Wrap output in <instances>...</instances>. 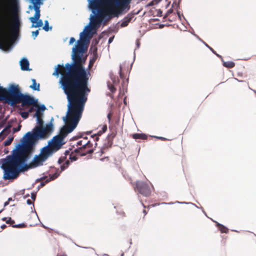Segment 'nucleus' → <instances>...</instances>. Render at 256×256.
<instances>
[{
	"instance_id": "nucleus-40",
	"label": "nucleus",
	"mask_w": 256,
	"mask_h": 256,
	"mask_svg": "<svg viewBox=\"0 0 256 256\" xmlns=\"http://www.w3.org/2000/svg\"><path fill=\"white\" fill-rule=\"evenodd\" d=\"M120 78L123 80H124V79L125 78L124 74L122 72L121 66L120 67Z\"/></svg>"
},
{
	"instance_id": "nucleus-3",
	"label": "nucleus",
	"mask_w": 256,
	"mask_h": 256,
	"mask_svg": "<svg viewBox=\"0 0 256 256\" xmlns=\"http://www.w3.org/2000/svg\"><path fill=\"white\" fill-rule=\"evenodd\" d=\"M32 154H30L24 160L22 158L4 159L2 166L4 170V178L6 180H14L18 176L20 172L43 165L44 162L52 156L48 151L42 148L40 154L36 155L30 164H25Z\"/></svg>"
},
{
	"instance_id": "nucleus-14",
	"label": "nucleus",
	"mask_w": 256,
	"mask_h": 256,
	"mask_svg": "<svg viewBox=\"0 0 256 256\" xmlns=\"http://www.w3.org/2000/svg\"><path fill=\"white\" fill-rule=\"evenodd\" d=\"M90 28H86L84 32L80 34V40L84 42L88 38H90L92 37V34H90Z\"/></svg>"
},
{
	"instance_id": "nucleus-43",
	"label": "nucleus",
	"mask_w": 256,
	"mask_h": 256,
	"mask_svg": "<svg viewBox=\"0 0 256 256\" xmlns=\"http://www.w3.org/2000/svg\"><path fill=\"white\" fill-rule=\"evenodd\" d=\"M21 126H22L21 125L19 124L17 128H13V132L14 133L16 132H17L20 130Z\"/></svg>"
},
{
	"instance_id": "nucleus-23",
	"label": "nucleus",
	"mask_w": 256,
	"mask_h": 256,
	"mask_svg": "<svg viewBox=\"0 0 256 256\" xmlns=\"http://www.w3.org/2000/svg\"><path fill=\"white\" fill-rule=\"evenodd\" d=\"M10 6L12 8H16L18 4V0H8Z\"/></svg>"
},
{
	"instance_id": "nucleus-11",
	"label": "nucleus",
	"mask_w": 256,
	"mask_h": 256,
	"mask_svg": "<svg viewBox=\"0 0 256 256\" xmlns=\"http://www.w3.org/2000/svg\"><path fill=\"white\" fill-rule=\"evenodd\" d=\"M77 43L78 44L72 48V58H74L76 56L82 55L84 52L83 42L78 40Z\"/></svg>"
},
{
	"instance_id": "nucleus-52",
	"label": "nucleus",
	"mask_w": 256,
	"mask_h": 256,
	"mask_svg": "<svg viewBox=\"0 0 256 256\" xmlns=\"http://www.w3.org/2000/svg\"><path fill=\"white\" fill-rule=\"evenodd\" d=\"M6 228V226L5 224H3V225H2V226H1V228H2V229H4V228Z\"/></svg>"
},
{
	"instance_id": "nucleus-45",
	"label": "nucleus",
	"mask_w": 256,
	"mask_h": 256,
	"mask_svg": "<svg viewBox=\"0 0 256 256\" xmlns=\"http://www.w3.org/2000/svg\"><path fill=\"white\" fill-rule=\"evenodd\" d=\"M208 48H210V49L212 51V52L214 54H216V56L219 58H222V56L219 55L218 54H216V52L214 50V49H212V48L208 46Z\"/></svg>"
},
{
	"instance_id": "nucleus-27",
	"label": "nucleus",
	"mask_w": 256,
	"mask_h": 256,
	"mask_svg": "<svg viewBox=\"0 0 256 256\" xmlns=\"http://www.w3.org/2000/svg\"><path fill=\"white\" fill-rule=\"evenodd\" d=\"M130 22V21L128 20L126 18H124L123 19L120 26L122 27H125L128 25Z\"/></svg>"
},
{
	"instance_id": "nucleus-5",
	"label": "nucleus",
	"mask_w": 256,
	"mask_h": 256,
	"mask_svg": "<svg viewBox=\"0 0 256 256\" xmlns=\"http://www.w3.org/2000/svg\"><path fill=\"white\" fill-rule=\"evenodd\" d=\"M0 100H4L5 102L10 106H16L21 103V106H38V100L33 96L21 92L18 85L10 84L8 89L0 86Z\"/></svg>"
},
{
	"instance_id": "nucleus-8",
	"label": "nucleus",
	"mask_w": 256,
	"mask_h": 256,
	"mask_svg": "<svg viewBox=\"0 0 256 256\" xmlns=\"http://www.w3.org/2000/svg\"><path fill=\"white\" fill-rule=\"evenodd\" d=\"M99 1L104 4H112L122 13L125 14L130 9V4L132 0H102Z\"/></svg>"
},
{
	"instance_id": "nucleus-4",
	"label": "nucleus",
	"mask_w": 256,
	"mask_h": 256,
	"mask_svg": "<svg viewBox=\"0 0 256 256\" xmlns=\"http://www.w3.org/2000/svg\"><path fill=\"white\" fill-rule=\"evenodd\" d=\"M20 22L18 16H15L10 22L7 12L0 13V49L8 51L18 36Z\"/></svg>"
},
{
	"instance_id": "nucleus-36",
	"label": "nucleus",
	"mask_w": 256,
	"mask_h": 256,
	"mask_svg": "<svg viewBox=\"0 0 256 256\" xmlns=\"http://www.w3.org/2000/svg\"><path fill=\"white\" fill-rule=\"evenodd\" d=\"M37 124H38V126H43L44 122L42 118H37Z\"/></svg>"
},
{
	"instance_id": "nucleus-12",
	"label": "nucleus",
	"mask_w": 256,
	"mask_h": 256,
	"mask_svg": "<svg viewBox=\"0 0 256 256\" xmlns=\"http://www.w3.org/2000/svg\"><path fill=\"white\" fill-rule=\"evenodd\" d=\"M114 136L110 135L108 136L105 142L103 144L102 147L100 149V155L104 153L105 150L110 148L113 144V138Z\"/></svg>"
},
{
	"instance_id": "nucleus-34",
	"label": "nucleus",
	"mask_w": 256,
	"mask_h": 256,
	"mask_svg": "<svg viewBox=\"0 0 256 256\" xmlns=\"http://www.w3.org/2000/svg\"><path fill=\"white\" fill-rule=\"evenodd\" d=\"M32 4H38V5L42 4L43 0H30Z\"/></svg>"
},
{
	"instance_id": "nucleus-31",
	"label": "nucleus",
	"mask_w": 256,
	"mask_h": 256,
	"mask_svg": "<svg viewBox=\"0 0 256 256\" xmlns=\"http://www.w3.org/2000/svg\"><path fill=\"white\" fill-rule=\"evenodd\" d=\"M13 140H14V138L13 137L8 138V139L6 140L4 142V145L5 146H8L10 145L11 144V143L12 142Z\"/></svg>"
},
{
	"instance_id": "nucleus-54",
	"label": "nucleus",
	"mask_w": 256,
	"mask_h": 256,
	"mask_svg": "<svg viewBox=\"0 0 256 256\" xmlns=\"http://www.w3.org/2000/svg\"><path fill=\"white\" fill-rule=\"evenodd\" d=\"M110 117H111V114H109L108 115V118L109 120L110 119Z\"/></svg>"
},
{
	"instance_id": "nucleus-19",
	"label": "nucleus",
	"mask_w": 256,
	"mask_h": 256,
	"mask_svg": "<svg viewBox=\"0 0 256 256\" xmlns=\"http://www.w3.org/2000/svg\"><path fill=\"white\" fill-rule=\"evenodd\" d=\"M132 138L134 139L138 140H146L148 138L147 136L144 134H134L132 135Z\"/></svg>"
},
{
	"instance_id": "nucleus-50",
	"label": "nucleus",
	"mask_w": 256,
	"mask_h": 256,
	"mask_svg": "<svg viewBox=\"0 0 256 256\" xmlns=\"http://www.w3.org/2000/svg\"><path fill=\"white\" fill-rule=\"evenodd\" d=\"M64 154L66 155V156H68V155H70V150H66L65 152H64Z\"/></svg>"
},
{
	"instance_id": "nucleus-17",
	"label": "nucleus",
	"mask_w": 256,
	"mask_h": 256,
	"mask_svg": "<svg viewBox=\"0 0 256 256\" xmlns=\"http://www.w3.org/2000/svg\"><path fill=\"white\" fill-rule=\"evenodd\" d=\"M38 108V110H36V113L34 114V116L37 118H42V112H44L46 109V106L44 105H42L41 106H39L38 105V106H35Z\"/></svg>"
},
{
	"instance_id": "nucleus-6",
	"label": "nucleus",
	"mask_w": 256,
	"mask_h": 256,
	"mask_svg": "<svg viewBox=\"0 0 256 256\" xmlns=\"http://www.w3.org/2000/svg\"><path fill=\"white\" fill-rule=\"evenodd\" d=\"M26 139L24 140L22 146L16 150L12 156H8L6 158H20L23 160H25L30 154H32L34 151V144L36 140H37L36 134L34 131L32 133L27 132L25 135Z\"/></svg>"
},
{
	"instance_id": "nucleus-28",
	"label": "nucleus",
	"mask_w": 256,
	"mask_h": 256,
	"mask_svg": "<svg viewBox=\"0 0 256 256\" xmlns=\"http://www.w3.org/2000/svg\"><path fill=\"white\" fill-rule=\"evenodd\" d=\"M108 86L109 90L112 93H114L116 92V88L112 84L108 83Z\"/></svg>"
},
{
	"instance_id": "nucleus-2",
	"label": "nucleus",
	"mask_w": 256,
	"mask_h": 256,
	"mask_svg": "<svg viewBox=\"0 0 256 256\" xmlns=\"http://www.w3.org/2000/svg\"><path fill=\"white\" fill-rule=\"evenodd\" d=\"M84 106L72 102H68L66 115L64 118L66 124L60 130V134L54 136L44 148L52 156L64 144V139L77 126L84 110Z\"/></svg>"
},
{
	"instance_id": "nucleus-47",
	"label": "nucleus",
	"mask_w": 256,
	"mask_h": 256,
	"mask_svg": "<svg viewBox=\"0 0 256 256\" xmlns=\"http://www.w3.org/2000/svg\"><path fill=\"white\" fill-rule=\"evenodd\" d=\"M32 198L33 200H35L36 198V194L34 192L32 193L31 194Z\"/></svg>"
},
{
	"instance_id": "nucleus-37",
	"label": "nucleus",
	"mask_w": 256,
	"mask_h": 256,
	"mask_svg": "<svg viewBox=\"0 0 256 256\" xmlns=\"http://www.w3.org/2000/svg\"><path fill=\"white\" fill-rule=\"evenodd\" d=\"M26 106L24 108H26V107H28V106ZM31 106L30 108H29L28 110L27 111V112L28 113V114L30 113H32V112H33L34 111L35 109L34 108V106Z\"/></svg>"
},
{
	"instance_id": "nucleus-53",
	"label": "nucleus",
	"mask_w": 256,
	"mask_h": 256,
	"mask_svg": "<svg viewBox=\"0 0 256 256\" xmlns=\"http://www.w3.org/2000/svg\"><path fill=\"white\" fill-rule=\"evenodd\" d=\"M112 40V38H110L108 40V42H111Z\"/></svg>"
},
{
	"instance_id": "nucleus-48",
	"label": "nucleus",
	"mask_w": 256,
	"mask_h": 256,
	"mask_svg": "<svg viewBox=\"0 0 256 256\" xmlns=\"http://www.w3.org/2000/svg\"><path fill=\"white\" fill-rule=\"evenodd\" d=\"M26 203L29 205L34 204V202L30 199L27 200Z\"/></svg>"
},
{
	"instance_id": "nucleus-21",
	"label": "nucleus",
	"mask_w": 256,
	"mask_h": 256,
	"mask_svg": "<svg viewBox=\"0 0 256 256\" xmlns=\"http://www.w3.org/2000/svg\"><path fill=\"white\" fill-rule=\"evenodd\" d=\"M216 226L218 228L219 230L222 233H228V229L224 225L218 222H216Z\"/></svg>"
},
{
	"instance_id": "nucleus-20",
	"label": "nucleus",
	"mask_w": 256,
	"mask_h": 256,
	"mask_svg": "<svg viewBox=\"0 0 256 256\" xmlns=\"http://www.w3.org/2000/svg\"><path fill=\"white\" fill-rule=\"evenodd\" d=\"M32 84L30 86V88H31L32 90H37L39 91L40 90V84H36V80L35 79L32 78Z\"/></svg>"
},
{
	"instance_id": "nucleus-51",
	"label": "nucleus",
	"mask_w": 256,
	"mask_h": 256,
	"mask_svg": "<svg viewBox=\"0 0 256 256\" xmlns=\"http://www.w3.org/2000/svg\"><path fill=\"white\" fill-rule=\"evenodd\" d=\"M102 134H103V132H102L101 130H99V131L97 133V134H96V135L99 136H100Z\"/></svg>"
},
{
	"instance_id": "nucleus-26",
	"label": "nucleus",
	"mask_w": 256,
	"mask_h": 256,
	"mask_svg": "<svg viewBox=\"0 0 256 256\" xmlns=\"http://www.w3.org/2000/svg\"><path fill=\"white\" fill-rule=\"evenodd\" d=\"M70 162L69 160H67L66 161V162L63 164L61 166L60 168L61 170H66L67 168H68V166L70 165Z\"/></svg>"
},
{
	"instance_id": "nucleus-24",
	"label": "nucleus",
	"mask_w": 256,
	"mask_h": 256,
	"mask_svg": "<svg viewBox=\"0 0 256 256\" xmlns=\"http://www.w3.org/2000/svg\"><path fill=\"white\" fill-rule=\"evenodd\" d=\"M76 154L78 153L76 152L74 150L70 154L69 159L71 160V162L75 161L78 159V157Z\"/></svg>"
},
{
	"instance_id": "nucleus-39",
	"label": "nucleus",
	"mask_w": 256,
	"mask_h": 256,
	"mask_svg": "<svg viewBox=\"0 0 256 256\" xmlns=\"http://www.w3.org/2000/svg\"><path fill=\"white\" fill-rule=\"evenodd\" d=\"M173 12V9L172 8L169 9L167 12H166L164 18H166L170 14H172Z\"/></svg>"
},
{
	"instance_id": "nucleus-32",
	"label": "nucleus",
	"mask_w": 256,
	"mask_h": 256,
	"mask_svg": "<svg viewBox=\"0 0 256 256\" xmlns=\"http://www.w3.org/2000/svg\"><path fill=\"white\" fill-rule=\"evenodd\" d=\"M20 114L21 116L24 119L27 118L29 116V114L27 112H20Z\"/></svg>"
},
{
	"instance_id": "nucleus-46",
	"label": "nucleus",
	"mask_w": 256,
	"mask_h": 256,
	"mask_svg": "<svg viewBox=\"0 0 256 256\" xmlns=\"http://www.w3.org/2000/svg\"><path fill=\"white\" fill-rule=\"evenodd\" d=\"M76 41V40L74 38L72 37L70 38V42H69V44H72V43H74V42Z\"/></svg>"
},
{
	"instance_id": "nucleus-16",
	"label": "nucleus",
	"mask_w": 256,
	"mask_h": 256,
	"mask_svg": "<svg viewBox=\"0 0 256 256\" xmlns=\"http://www.w3.org/2000/svg\"><path fill=\"white\" fill-rule=\"evenodd\" d=\"M20 65L21 67V69L22 70H28L29 69V62L28 60L26 58H23L20 61Z\"/></svg>"
},
{
	"instance_id": "nucleus-18",
	"label": "nucleus",
	"mask_w": 256,
	"mask_h": 256,
	"mask_svg": "<svg viewBox=\"0 0 256 256\" xmlns=\"http://www.w3.org/2000/svg\"><path fill=\"white\" fill-rule=\"evenodd\" d=\"M58 176V175L56 173L52 175V176L50 178H43L42 182L40 183V185L43 186L45 185L46 183L48 182L51 180H54Z\"/></svg>"
},
{
	"instance_id": "nucleus-35",
	"label": "nucleus",
	"mask_w": 256,
	"mask_h": 256,
	"mask_svg": "<svg viewBox=\"0 0 256 256\" xmlns=\"http://www.w3.org/2000/svg\"><path fill=\"white\" fill-rule=\"evenodd\" d=\"M96 58H93L92 59L90 60L88 64V70H90L92 67L93 66L95 61H96Z\"/></svg>"
},
{
	"instance_id": "nucleus-15",
	"label": "nucleus",
	"mask_w": 256,
	"mask_h": 256,
	"mask_svg": "<svg viewBox=\"0 0 256 256\" xmlns=\"http://www.w3.org/2000/svg\"><path fill=\"white\" fill-rule=\"evenodd\" d=\"M2 220L5 221L6 224L12 225L13 228H22L26 226L24 224L14 225V221L12 220L11 218H2Z\"/></svg>"
},
{
	"instance_id": "nucleus-44",
	"label": "nucleus",
	"mask_w": 256,
	"mask_h": 256,
	"mask_svg": "<svg viewBox=\"0 0 256 256\" xmlns=\"http://www.w3.org/2000/svg\"><path fill=\"white\" fill-rule=\"evenodd\" d=\"M107 130V126L106 124L104 125L102 127V130H100L102 132H105Z\"/></svg>"
},
{
	"instance_id": "nucleus-9",
	"label": "nucleus",
	"mask_w": 256,
	"mask_h": 256,
	"mask_svg": "<svg viewBox=\"0 0 256 256\" xmlns=\"http://www.w3.org/2000/svg\"><path fill=\"white\" fill-rule=\"evenodd\" d=\"M34 130L38 139H44L52 132L53 126L52 124H46V127L36 126Z\"/></svg>"
},
{
	"instance_id": "nucleus-55",
	"label": "nucleus",
	"mask_w": 256,
	"mask_h": 256,
	"mask_svg": "<svg viewBox=\"0 0 256 256\" xmlns=\"http://www.w3.org/2000/svg\"><path fill=\"white\" fill-rule=\"evenodd\" d=\"M143 212H144V213L145 214H146V213H147V212H146V210H144V211H143Z\"/></svg>"
},
{
	"instance_id": "nucleus-57",
	"label": "nucleus",
	"mask_w": 256,
	"mask_h": 256,
	"mask_svg": "<svg viewBox=\"0 0 256 256\" xmlns=\"http://www.w3.org/2000/svg\"><path fill=\"white\" fill-rule=\"evenodd\" d=\"M126 82H128V79L126 80Z\"/></svg>"
},
{
	"instance_id": "nucleus-25",
	"label": "nucleus",
	"mask_w": 256,
	"mask_h": 256,
	"mask_svg": "<svg viewBox=\"0 0 256 256\" xmlns=\"http://www.w3.org/2000/svg\"><path fill=\"white\" fill-rule=\"evenodd\" d=\"M43 22L42 20L38 19V20H36V22L34 24H32V28H38L42 26Z\"/></svg>"
},
{
	"instance_id": "nucleus-7",
	"label": "nucleus",
	"mask_w": 256,
	"mask_h": 256,
	"mask_svg": "<svg viewBox=\"0 0 256 256\" xmlns=\"http://www.w3.org/2000/svg\"><path fill=\"white\" fill-rule=\"evenodd\" d=\"M74 146L76 148L74 150V151L81 156L91 154L94 151L92 142L90 140H88L86 136H82L77 138L74 144Z\"/></svg>"
},
{
	"instance_id": "nucleus-49",
	"label": "nucleus",
	"mask_w": 256,
	"mask_h": 256,
	"mask_svg": "<svg viewBox=\"0 0 256 256\" xmlns=\"http://www.w3.org/2000/svg\"><path fill=\"white\" fill-rule=\"evenodd\" d=\"M157 138L159 139V140H167V139L165 138H164V137H156Z\"/></svg>"
},
{
	"instance_id": "nucleus-29",
	"label": "nucleus",
	"mask_w": 256,
	"mask_h": 256,
	"mask_svg": "<svg viewBox=\"0 0 256 256\" xmlns=\"http://www.w3.org/2000/svg\"><path fill=\"white\" fill-rule=\"evenodd\" d=\"M91 138L92 140V142H95V146L94 147H96L97 145V143H96V142L98 141L99 140V137L98 136H96V134H94V135H92V136H91Z\"/></svg>"
},
{
	"instance_id": "nucleus-30",
	"label": "nucleus",
	"mask_w": 256,
	"mask_h": 256,
	"mask_svg": "<svg viewBox=\"0 0 256 256\" xmlns=\"http://www.w3.org/2000/svg\"><path fill=\"white\" fill-rule=\"evenodd\" d=\"M52 28H50L48 26V20H45L44 22V25L43 26V29L46 31L48 32L50 29H51Z\"/></svg>"
},
{
	"instance_id": "nucleus-56",
	"label": "nucleus",
	"mask_w": 256,
	"mask_h": 256,
	"mask_svg": "<svg viewBox=\"0 0 256 256\" xmlns=\"http://www.w3.org/2000/svg\"><path fill=\"white\" fill-rule=\"evenodd\" d=\"M58 162H59V163H61L62 161H61V159L60 158L59 159Z\"/></svg>"
},
{
	"instance_id": "nucleus-10",
	"label": "nucleus",
	"mask_w": 256,
	"mask_h": 256,
	"mask_svg": "<svg viewBox=\"0 0 256 256\" xmlns=\"http://www.w3.org/2000/svg\"><path fill=\"white\" fill-rule=\"evenodd\" d=\"M134 190L138 192L144 196H148L151 194V190L149 185L146 182L136 181Z\"/></svg>"
},
{
	"instance_id": "nucleus-38",
	"label": "nucleus",
	"mask_w": 256,
	"mask_h": 256,
	"mask_svg": "<svg viewBox=\"0 0 256 256\" xmlns=\"http://www.w3.org/2000/svg\"><path fill=\"white\" fill-rule=\"evenodd\" d=\"M134 14H128L125 18H126L128 20L131 21L132 18H134Z\"/></svg>"
},
{
	"instance_id": "nucleus-13",
	"label": "nucleus",
	"mask_w": 256,
	"mask_h": 256,
	"mask_svg": "<svg viewBox=\"0 0 256 256\" xmlns=\"http://www.w3.org/2000/svg\"><path fill=\"white\" fill-rule=\"evenodd\" d=\"M33 4V8H34L35 10V14L34 16L30 17V20L32 24H34L36 22L37 20H38L40 19V5H38V4Z\"/></svg>"
},
{
	"instance_id": "nucleus-33",
	"label": "nucleus",
	"mask_w": 256,
	"mask_h": 256,
	"mask_svg": "<svg viewBox=\"0 0 256 256\" xmlns=\"http://www.w3.org/2000/svg\"><path fill=\"white\" fill-rule=\"evenodd\" d=\"M10 126H8L4 129V132H6L5 136H7L10 134Z\"/></svg>"
},
{
	"instance_id": "nucleus-41",
	"label": "nucleus",
	"mask_w": 256,
	"mask_h": 256,
	"mask_svg": "<svg viewBox=\"0 0 256 256\" xmlns=\"http://www.w3.org/2000/svg\"><path fill=\"white\" fill-rule=\"evenodd\" d=\"M6 132H4V130H3L0 132V139H4L6 136H5Z\"/></svg>"
},
{
	"instance_id": "nucleus-42",
	"label": "nucleus",
	"mask_w": 256,
	"mask_h": 256,
	"mask_svg": "<svg viewBox=\"0 0 256 256\" xmlns=\"http://www.w3.org/2000/svg\"><path fill=\"white\" fill-rule=\"evenodd\" d=\"M38 30H36L32 32V36H34V38H35L38 36Z\"/></svg>"
},
{
	"instance_id": "nucleus-22",
	"label": "nucleus",
	"mask_w": 256,
	"mask_h": 256,
	"mask_svg": "<svg viewBox=\"0 0 256 256\" xmlns=\"http://www.w3.org/2000/svg\"><path fill=\"white\" fill-rule=\"evenodd\" d=\"M223 66L227 68H232L235 66V63L232 61L223 62Z\"/></svg>"
},
{
	"instance_id": "nucleus-1",
	"label": "nucleus",
	"mask_w": 256,
	"mask_h": 256,
	"mask_svg": "<svg viewBox=\"0 0 256 256\" xmlns=\"http://www.w3.org/2000/svg\"><path fill=\"white\" fill-rule=\"evenodd\" d=\"M72 59V64H58L53 75H61L60 84L68 102L84 106L88 99L86 92H90L88 88L89 72L84 67L86 56H76Z\"/></svg>"
}]
</instances>
